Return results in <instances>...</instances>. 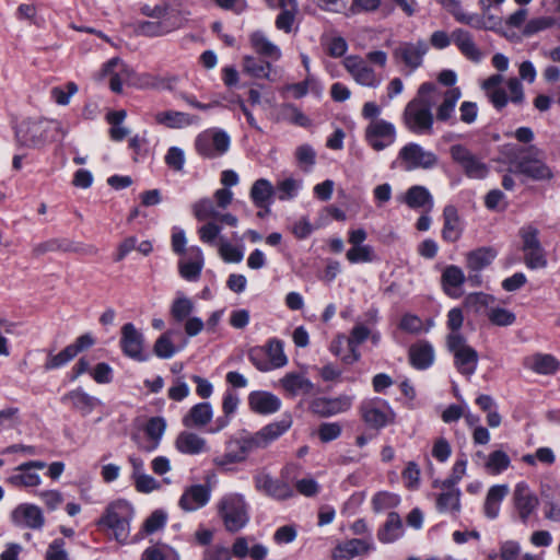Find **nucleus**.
Wrapping results in <instances>:
<instances>
[{
  "label": "nucleus",
  "instance_id": "nucleus-1",
  "mask_svg": "<svg viewBox=\"0 0 560 560\" xmlns=\"http://www.w3.org/2000/svg\"><path fill=\"white\" fill-rule=\"evenodd\" d=\"M440 94L439 88L431 82L422 83L417 95L407 103L402 121L415 135L431 136L434 132V115L432 107Z\"/></svg>",
  "mask_w": 560,
  "mask_h": 560
},
{
  "label": "nucleus",
  "instance_id": "nucleus-2",
  "mask_svg": "<svg viewBox=\"0 0 560 560\" xmlns=\"http://www.w3.org/2000/svg\"><path fill=\"white\" fill-rule=\"evenodd\" d=\"M67 129L58 120L24 119L15 128V138L20 145L39 148L49 141L65 138Z\"/></svg>",
  "mask_w": 560,
  "mask_h": 560
},
{
  "label": "nucleus",
  "instance_id": "nucleus-3",
  "mask_svg": "<svg viewBox=\"0 0 560 560\" xmlns=\"http://www.w3.org/2000/svg\"><path fill=\"white\" fill-rule=\"evenodd\" d=\"M387 58L385 51L373 50L366 54L365 59L357 55L347 56L342 65L355 83L365 88L377 89L383 82V77L369 62L385 68Z\"/></svg>",
  "mask_w": 560,
  "mask_h": 560
},
{
  "label": "nucleus",
  "instance_id": "nucleus-4",
  "mask_svg": "<svg viewBox=\"0 0 560 560\" xmlns=\"http://www.w3.org/2000/svg\"><path fill=\"white\" fill-rule=\"evenodd\" d=\"M132 518V506L127 501L118 500L107 506L97 525L110 530L114 539L119 544H126L130 535Z\"/></svg>",
  "mask_w": 560,
  "mask_h": 560
},
{
  "label": "nucleus",
  "instance_id": "nucleus-5",
  "mask_svg": "<svg viewBox=\"0 0 560 560\" xmlns=\"http://www.w3.org/2000/svg\"><path fill=\"white\" fill-rule=\"evenodd\" d=\"M503 80L502 74H492L482 82L481 88L490 103L497 109L504 108L509 102L515 105H522L525 101V94L521 81L516 78H510L506 81V86L510 92V96H508L505 90L500 86Z\"/></svg>",
  "mask_w": 560,
  "mask_h": 560
},
{
  "label": "nucleus",
  "instance_id": "nucleus-6",
  "mask_svg": "<svg viewBox=\"0 0 560 560\" xmlns=\"http://www.w3.org/2000/svg\"><path fill=\"white\" fill-rule=\"evenodd\" d=\"M257 451L249 434L230 439L225 443V452L212 459L213 465L221 470H231L236 464L244 463L248 455Z\"/></svg>",
  "mask_w": 560,
  "mask_h": 560
},
{
  "label": "nucleus",
  "instance_id": "nucleus-7",
  "mask_svg": "<svg viewBox=\"0 0 560 560\" xmlns=\"http://www.w3.org/2000/svg\"><path fill=\"white\" fill-rule=\"evenodd\" d=\"M520 156L511 161L516 172L534 180L550 179L552 172L541 159V151L530 145L520 150Z\"/></svg>",
  "mask_w": 560,
  "mask_h": 560
},
{
  "label": "nucleus",
  "instance_id": "nucleus-8",
  "mask_svg": "<svg viewBox=\"0 0 560 560\" xmlns=\"http://www.w3.org/2000/svg\"><path fill=\"white\" fill-rule=\"evenodd\" d=\"M397 162L407 172L432 170L439 164V156L419 143L409 142L399 150Z\"/></svg>",
  "mask_w": 560,
  "mask_h": 560
},
{
  "label": "nucleus",
  "instance_id": "nucleus-9",
  "mask_svg": "<svg viewBox=\"0 0 560 560\" xmlns=\"http://www.w3.org/2000/svg\"><path fill=\"white\" fill-rule=\"evenodd\" d=\"M447 347L454 355V363L457 371L470 377L477 369L478 353L467 345L462 334H450L447 336Z\"/></svg>",
  "mask_w": 560,
  "mask_h": 560
},
{
  "label": "nucleus",
  "instance_id": "nucleus-10",
  "mask_svg": "<svg viewBox=\"0 0 560 560\" xmlns=\"http://www.w3.org/2000/svg\"><path fill=\"white\" fill-rule=\"evenodd\" d=\"M224 526L229 532L235 533L248 522L247 505L242 494L225 495L219 505Z\"/></svg>",
  "mask_w": 560,
  "mask_h": 560
},
{
  "label": "nucleus",
  "instance_id": "nucleus-11",
  "mask_svg": "<svg viewBox=\"0 0 560 560\" xmlns=\"http://www.w3.org/2000/svg\"><path fill=\"white\" fill-rule=\"evenodd\" d=\"M230 136L221 129H208L196 137L195 150L205 159H215L230 149Z\"/></svg>",
  "mask_w": 560,
  "mask_h": 560
},
{
  "label": "nucleus",
  "instance_id": "nucleus-12",
  "mask_svg": "<svg viewBox=\"0 0 560 560\" xmlns=\"http://www.w3.org/2000/svg\"><path fill=\"white\" fill-rule=\"evenodd\" d=\"M538 230L532 225L523 226L520 230L524 262L529 269H542L548 264L546 252L538 238Z\"/></svg>",
  "mask_w": 560,
  "mask_h": 560
},
{
  "label": "nucleus",
  "instance_id": "nucleus-13",
  "mask_svg": "<svg viewBox=\"0 0 560 560\" xmlns=\"http://www.w3.org/2000/svg\"><path fill=\"white\" fill-rule=\"evenodd\" d=\"M429 45L424 39L415 42H399L393 49V59L397 65H402L410 71H415L423 65Z\"/></svg>",
  "mask_w": 560,
  "mask_h": 560
},
{
  "label": "nucleus",
  "instance_id": "nucleus-14",
  "mask_svg": "<svg viewBox=\"0 0 560 560\" xmlns=\"http://www.w3.org/2000/svg\"><path fill=\"white\" fill-rule=\"evenodd\" d=\"M452 160L460 166L465 175L472 179H482L489 173V167L482 160L463 144L450 148Z\"/></svg>",
  "mask_w": 560,
  "mask_h": 560
},
{
  "label": "nucleus",
  "instance_id": "nucleus-15",
  "mask_svg": "<svg viewBox=\"0 0 560 560\" xmlns=\"http://www.w3.org/2000/svg\"><path fill=\"white\" fill-rule=\"evenodd\" d=\"M360 410L364 422L375 429L384 428L395 420L394 410L386 400L381 398L365 399Z\"/></svg>",
  "mask_w": 560,
  "mask_h": 560
},
{
  "label": "nucleus",
  "instance_id": "nucleus-16",
  "mask_svg": "<svg viewBox=\"0 0 560 560\" xmlns=\"http://www.w3.org/2000/svg\"><path fill=\"white\" fill-rule=\"evenodd\" d=\"M254 485L258 492L277 501H284L294 495L293 488L287 481L273 478L265 470L254 476Z\"/></svg>",
  "mask_w": 560,
  "mask_h": 560
},
{
  "label": "nucleus",
  "instance_id": "nucleus-17",
  "mask_svg": "<svg viewBox=\"0 0 560 560\" xmlns=\"http://www.w3.org/2000/svg\"><path fill=\"white\" fill-rule=\"evenodd\" d=\"M120 348L122 353L136 361L144 362L149 355L144 353V336L132 323L121 327Z\"/></svg>",
  "mask_w": 560,
  "mask_h": 560
},
{
  "label": "nucleus",
  "instance_id": "nucleus-18",
  "mask_svg": "<svg viewBox=\"0 0 560 560\" xmlns=\"http://www.w3.org/2000/svg\"><path fill=\"white\" fill-rule=\"evenodd\" d=\"M365 140L375 151H382L395 142L396 128L384 119L372 120L365 128Z\"/></svg>",
  "mask_w": 560,
  "mask_h": 560
},
{
  "label": "nucleus",
  "instance_id": "nucleus-19",
  "mask_svg": "<svg viewBox=\"0 0 560 560\" xmlns=\"http://www.w3.org/2000/svg\"><path fill=\"white\" fill-rule=\"evenodd\" d=\"M537 495L529 489L525 482H518L513 491V505L518 520L527 524L529 517L536 512L538 506Z\"/></svg>",
  "mask_w": 560,
  "mask_h": 560
},
{
  "label": "nucleus",
  "instance_id": "nucleus-20",
  "mask_svg": "<svg viewBox=\"0 0 560 560\" xmlns=\"http://www.w3.org/2000/svg\"><path fill=\"white\" fill-rule=\"evenodd\" d=\"M102 77H109V88L115 93L122 92V84H136L135 71L119 58H112L102 69Z\"/></svg>",
  "mask_w": 560,
  "mask_h": 560
},
{
  "label": "nucleus",
  "instance_id": "nucleus-21",
  "mask_svg": "<svg viewBox=\"0 0 560 560\" xmlns=\"http://www.w3.org/2000/svg\"><path fill=\"white\" fill-rule=\"evenodd\" d=\"M46 463L42 460H31L19 465L13 474L7 479V482L13 487H36L42 482L38 470H43Z\"/></svg>",
  "mask_w": 560,
  "mask_h": 560
},
{
  "label": "nucleus",
  "instance_id": "nucleus-22",
  "mask_svg": "<svg viewBox=\"0 0 560 560\" xmlns=\"http://www.w3.org/2000/svg\"><path fill=\"white\" fill-rule=\"evenodd\" d=\"M352 402L353 398L348 395H340L335 398L318 397L311 401L310 409L319 417H331L349 410Z\"/></svg>",
  "mask_w": 560,
  "mask_h": 560
},
{
  "label": "nucleus",
  "instance_id": "nucleus-23",
  "mask_svg": "<svg viewBox=\"0 0 560 560\" xmlns=\"http://www.w3.org/2000/svg\"><path fill=\"white\" fill-rule=\"evenodd\" d=\"M10 517L14 525L31 529H40L45 524V517L40 508L30 503L19 504L11 512Z\"/></svg>",
  "mask_w": 560,
  "mask_h": 560
},
{
  "label": "nucleus",
  "instance_id": "nucleus-24",
  "mask_svg": "<svg viewBox=\"0 0 560 560\" xmlns=\"http://www.w3.org/2000/svg\"><path fill=\"white\" fill-rule=\"evenodd\" d=\"M375 549L372 536L346 540L335 547L334 560H352L354 557L365 556Z\"/></svg>",
  "mask_w": 560,
  "mask_h": 560
},
{
  "label": "nucleus",
  "instance_id": "nucleus-25",
  "mask_svg": "<svg viewBox=\"0 0 560 560\" xmlns=\"http://www.w3.org/2000/svg\"><path fill=\"white\" fill-rule=\"evenodd\" d=\"M292 425V419L284 417L279 421L271 422L256 433L249 434L256 450L266 448L272 442L284 434Z\"/></svg>",
  "mask_w": 560,
  "mask_h": 560
},
{
  "label": "nucleus",
  "instance_id": "nucleus-26",
  "mask_svg": "<svg viewBox=\"0 0 560 560\" xmlns=\"http://www.w3.org/2000/svg\"><path fill=\"white\" fill-rule=\"evenodd\" d=\"M205 266L203 253L200 247L191 246L186 257L178 261V272L187 281L195 282L200 278Z\"/></svg>",
  "mask_w": 560,
  "mask_h": 560
},
{
  "label": "nucleus",
  "instance_id": "nucleus-27",
  "mask_svg": "<svg viewBox=\"0 0 560 560\" xmlns=\"http://www.w3.org/2000/svg\"><path fill=\"white\" fill-rule=\"evenodd\" d=\"M541 500L545 518L560 523V486L558 483L542 485Z\"/></svg>",
  "mask_w": 560,
  "mask_h": 560
},
{
  "label": "nucleus",
  "instance_id": "nucleus-28",
  "mask_svg": "<svg viewBox=\"0 0 560 560\" xmlns=\"http://www.w3.org/2000/svg\"><path fill=\"white\" fill-rule=\"evenodd\" d=\"M210 499V489L205 485L190 486L183 492L179 506L186 512H194L205 506Z\"/></svg>",
  "mask_w": 560,
  "mask_h": 560
},
{
  "label": "nucleus",
  "instance_id": "nucleus-29",
  "mask_svg": "<svg viewBox=\"0 0 560 560\" xmlns=\"http://www.w3.org/2000/svg\"><path fill=\"white\" fill-rule=\"evenodd\" d=\"M175 447L182 454L199 455L210 451L207 440L191 431L180 432L175 440Z\"/></svg>",
  "mask_w": 560,
  "mask_h": 560
},
{
  "label": "nucleus",
  "instance_id": "nucleus-30",
  "mask_svg": "<svg viewBox=\"0 0 560 560\" xmlns=\"http://www.w3.org/2000/svg\"><path fill=\"white\" fill-rule=\"evenodd\" d=\"M153 120L156 125H161L170 129H182L196 124L198 121V117L188 113L170 109L154 113Z\"/></svg>",
  "mask_w": 560,
  "mask_h": 560
},
{
  "label": "nucleus",
  "instance_id": "nucleus-31",
  "mask_svg": "<svg viewBox=\"0 0 560 560\" xmlns=\"http://www.w3.org/2000/svg\"><path fill=\"white\" fill-rule=\"evenodd\" d=\"M453 43L456 45L458 50L470 61L480 62L483 58V54L476 45L472 35L464 28H455L452 32Z\"/></svg>",
  "mask_w": 560,
  "mask_h": 560
},
{
  "label": "nucleus",
  "instance_id": "nucleus-32",
  "mask_svg": "<svg viewBox=\"0 0 560 560\" xmlns=\"http://www.w3.org/2000/svg\"><path fill=\"white\" fill-rule=\"evenodd\" d=\"M463 234V225L455 206L447 205L443 209L442 238L448 243L457 242Z\"/></svg>",
  "mask_w": 560,
  "mask_h": 560
},
{
  "label": "nucleus",
  "instance_id": "nucleus-33",
  "mask_svg": "<svg viewBox=\"0 0 560 560\" xmlns=\"http://www.w3.org/2000/svg\"><path fill=\"white\" fill-rule=\"evenodd\" d=\"M279 382L284 392L292 397L310 395L315 387L307 377L295 372L287 373Z\"/></svg>",
  "mask_w": 560,
  "mask_h": 560
},
{
  "label": "nucleus",
  "instance_id": "nucleus-34",
  "mask_svg": "<svg viewBox=\"0 0 560 560\" xmlns=\"http://www.w3.org/2000/svg\"><path fill=\"white\" fill-rule=\"evenodd\" d=\"M54 250H63V252H74L84 255H95L97 253V248L89 245V246H74L72 243L59 241V240H50L40 244H37L33 248V254L35 256L44 255L47 252Z\"/></svg>",
  "mask_w": 560,
  "mask_h": 560
},
{
  "label": "nucleus",
  "instance_id": "nucleus-35",
  "mask_svg": "<svg viewBox=\"0 0 560 560\" xmlns=\"http://www.w3.org/2000/svg\"><path fill=\"white\" fill-rule=\"evenodd\" d=\"M248 404L253 411L260 415L273 413L281 407V400L268 392H253L248 397Z\"/></svg>",
  "mask_w": 560,
  "mask_h": 560
},
{
  "label": "nucleus",
  "instance_id": "nucleus-36",
  "mask_svg": "<svg viewBox=\"0 0 560 560\" xmlns=\"http://www.w3.org/2000/svg\"><path fill=\"white\" fill-rule=\"evenodd\" d=\"M402 201L411 209L423 208L425 212H430L434 206L429 189L421 185H413L408 188Z\"/></svg>",
  "mask_w": 560,
  "mask_h": 560
},
{
  "label": "nucleus",
  "instance_id": "nucleus-37",
  "mask_svg": "<svg viewBox=\"0 0 560 560\" xmlns=\"http://www.w3.org/2000/svg\"><path fill=\"white\" fill-rule=\"evenodd\" d=\"M371 330L363 324H357L350 331L347 345L350 353L342 358L343 362L352 364L360 360L359 346L370 338Z\"/></svg>",
  "mask_w": 560,
  "mask_h": 560
},
{
  "label": "nucleus",
  "instance_id": "nucleus-38",
  "mask_svg": "<svg viewBox=\"0 0 560 560\" xmlns=\"http://www.w3.org/2000/svg\"><path fill=\"white\" fill-rule=\"evenodd\" d=\"M249 42L256 54L270 61H278L282 56L280 48L260 31L254 32Z\"/></svg>",
  "mask_w": 560,
  "mask_h": 560
},
{
  "label": "nucleus",
  "instance_id": "nucleus-39",
  "mask_svg": "<svg viewBox=\"0 0 560 560\" xmlns=\"http://www.w3.org/2000/svg\"><path fill=\"white\" fill-rule=\"evenodd\" d=\"M273 194L275 187L266 178H259L254 182L249 197L257 208L265 209L268 212Z\"/></svg>",
  "mask_w": 560,
  "mask_h": 560
},
{
  "label": "nucleus",
  "instance_id": "nucleus-40",
  "mask_svg": "<svg viewBox=\"0 0 560 560\" xmlns=\"http://www.w3.org/2000/svg\"><path fill=\"white\" fill-rule=\"evenodd\" d=\"M213 417L212 406L209 402H199L192 406L183 418L186 428L207 425Z\"/></svg>",
  "mask_w": 560,
  "mask_h": 560
},
{
  "label": "nucleus",
  "instance_id": "nucleus-41",
  "mask_svg": "<svg viewBox=\"0 0 560 560\" xmlns=\"http://www.w3.org/2000/svg\"><path fill=\"white\" fill-rule=\"evenodd\" d=\"M61 401L70 405L84 416L91 413L98 404V400L95 397L90 396L82 389L69 392L62 396Z\"/></svg>",
  "mask_w": 560,
  "mask_h": 560
},
{
  "label": "nucleus",
  "instance_id": "nucleus-42",
  "mask_svg": "<svg viewBox=\"0 0 560 560\" xmlns=\"http://www.w3.org/2000/svg\"><path fill=\"white\" fill-rule=\"evenodd\" d=\"M442 492L436 498V509L441 513L458 512L460 508V491L453 486H442Z\"/></svg>",
  "mask_w": 560,
  "mask_h": 560
},
{
  "label": "nucleus",
  "instance_id": "nucleus-43",
  "mask_svg": "<svg viewBox=\"0 0 560 560\" xmlns=\"http://www.w3.org/2000/svg\"><path fill=\"white\" fill-rule=\"evenodd\" d=\"M440 95H442L443 101L436 108V120L444 122L453 117L456 104L462 97V91L459 88H451L444 93L440 92L438 96Z\"/></svg>",
  "mask_w": 560,
  "mask_h": 560
},
{
  "label": "nucleus",
  "instance_id": "nucleus-44",
  "mask_svg": "<svg viewBox=\"0 0 560 560\" xmlns=\"http://www.w3.org/2000/svg\"><path fill=\"white\" fill-rule=\"evenodd\" d=\"M453 18L458 23L466 24L476 30H491L498 23L494 16H486L485 14L478 13H466L462 7L457 12H454Z\"/></svg>",
  "mask_w": 560,
  "mask_h": 560
},
{
  "label": "nucleus",
  "instance_id": "nucleus-45",
  "mask_svg": "<svg viewBox=\"0 0 560 560\" xmlns=\"http://www.w3.org/2000/svg\"><path fill=\"white\" fill-rule=\"evenodd\" d=\"M526 366L538 374H555L560 366V362L551 354L536 353L526 359Z\"/></svg>",
  "mask_w": 560,
  "mask_h": 560
},
{
  "label": "nucleus",
  "instance_id": "nucleus-46",
  "mask_svg": "<svg viewBox=\"0 0 560 560\" xmlns=\"http://www.w3.org/2000/svg\"><path fill=\"white\" fill-rule=\"evenodd\" d=\"M508 493L509 487L506 485L492 486L488 490L483 506L487 517L493 520L499 515L501 502Z\"/></svg>",
  "mask_w": 560,
  "mask_h": 560
},
{
  "label": "nucleus",
  "instance_id": "nucleus-47",
  "mask_svg": "<svg viewBox=\"0 0 560 560\" xmlns=\"http://www.w3.org/2000/svg\"><path fill=\"white\" fill-rule=\"evenodd\" d=\"M433 348L427 342L417 343L409 350V361L418 370L428 369L433 363Z\"/></svg>",
  "mask_w": 560,
  "mask_h": 560
},
{
  "label": "nucleus",
  "instance_id": "nucleus-48",
  "mask_svg": "<svg viewBox=\"0 0 560 560\" xmlns=\"http://www.w3.org/2000/svg\"><path fill=\"white\" fill-rule=\"evenodd\" d=\"M465 279L464 271L459 267L455 265L447 266L441 277L445 293L452 298H456V290L463 285Z\"/></svg>",
  "mask_w": 560,
  "mask_h": 560
},
{
  "label": "nucleus",
  "instance_id": "nucleus-49",
  "mask_svg": "<svg viewBox=\"0 0 560 560\" xmlns=\"http://www.w3.org/2000/svg\"><path fill=\"white\" fill-rule=\"evenodd\" d=\"M402 535V522L400 516L390 512L385 524L378 529L377 538L384 544H389Z\"/></svg>",
  "mask_w": 560,
  "mask_h": 560
},
{
  "label": "nucleus",
  "instance_id": "nucleus-50",
  "mask_svg": "<svg viewBox=\"0 0 560 560\" xmlns=\"http://www.w3.org/2000/svg\"><path fill=\"white\" fill-rule=\"evenodd\" d=\"M495 255V252L488 247L471 250L466 255V266L470 271H480L492 262Z\"/></svg>",
  "mask_w": 560,
  "mask_h": 560
},
{
  "label": "nucleus",
  "instance_id": "nucleus-51",
  "mask_svg": "<svg viewBox=\"0 0 560 560\" xmlns=\"http://www.w3.org/2000/svg\"><path fill=\"white\" fill-rule=\"evenodd\" d=\"M165 430H166V421L164 418L153 417V418L149 419L144 427V431H145V434L151 440V443L148 446H143L142 450H144L147 452H151V451L155 450L159 446L160 441H161Z\"/></svg>",
  "mask_w": 560,
  "mask_h": 560
},
{
  "label": "nucleus",
  "instance_id": "nucleus-52",
  "mask_svg": "<svg viewBox=\"0 0 560 560\" xmlns=\"http://www.w3.org/2000/svg\"><path fill=\"white\" fill-rule=\"evenodd\" d=\"M243 70L253 78L270 80L271 62L259 60L253 56H245L243 58Z\"/></svg>",
  "mask_w": 560,
  "mask_h": 560
},
{
  "label": "nucleus",
  "instance_id": "nucleus-53",
  "mask_svg": "<svg viewBox=\"0 0 560 560\" xmlns=\"http://www.w3.org/2000/svg\"><path fill=\"white\" fill-rule=\"evenodd\" d=\"M194 308L195 304L189 298L183 293H177L171 305L170 313L175 322L182 323L190 317Z\"/></svg>",
  "mask_w": 560,
  "mask_h": 560
},
{
  "label": "nucleus",
  "instance_id": "nucleus-54",
  "mask_svg": "<svg viewBox=\"0 0 560 560\" xmlns=\"http://www.w3.org/2000/svg\"><path fill=\"white\" fill-rule=\"evenodd\" d=\"M174 330L163 332L153 346L154 354L160 359H171L179 349L173 342Z\"/></svg>",
  "mask_w": 560,
  "mask_h": 560
},
{
  "label": "nucleus",
  "instance_id": "nucleus-55",
  "mask_svg": "<svg viewBox=\"0 0 560 560\" xmlns=\"http://www.w3.org/2000/svg\"><path fill=\"white\" fill-rule=\"evenodd\" d=\"M265 353L268 357L270 370L282 368L288 363V358L283 351V343L278 339H271L267 343Z\"/></svg>",
  "mask_w": 560,
  "mask_h": 560
},
{
  "label": "nucleus",
  "instance_id": "nucleus-56",
  "mask_svg": "<svg viewBox=\"0 0 560 560\" xmlns=\"http://www.w3.org/2000/svg\"><path fill=\"white\" fill-rule=\"evenodd\" d=\"M487 317L491 324L500 327L511 326L516 320V315L512 311L495 304L489 308Z\"/></svg>",
  "mask_w": 560,
  "mask_h": 560
},
{
  "label": "nucleus",
  "instance_id": "nucleus-57",
  "mask_svg": "<svg viewBox=\"0 0 560 560\" xmlns=\"http://www.w3.org/2000/svg\"><path fill=\"white\" fill-rule=\"evenodd\" d=\"M464 303L465 306L476 313L483 311L487 313L489 308L495 303V298L483 292L470 293L466 296Z\"/></svg>",
  "mask_w": 560,
  "mask_h": 560
},
{
  "label": "nucleus",
  "instance_id": "nucleus-58",
  "mask_svg": "<svg viewBox=\"0 0 560 560\" xmlns=\"http://www.w3.org/2000/svg\"><path fill=\"white\" fill-rule=\"evenodd\" d=\"M511 464L510 457L503 451H494L489 454L485 468L490 475H499L506 470Z\"/></svg>",
  "mask_w": 560,
  "mask_h": 560
},
{
  "label": "nucleus",
  "instance_id": "nucleus-59",
  "mask_svg": "<svg viewBox=\"0 0 560 560\" xmlns=\"http://www.w3.org/2000/svg\"><path fill=\"white\" fill-rule=\"evenodd\" d=\"M177 79L175 77L171 78H156L150 74L141 75L136 84H139L141 88H151L158 90H173L176 84Z\"/></svg>",
  "mask_w": 560,
  "mask_h": 560
},
{
  "label": "nucleus",
  "instance_id": "nucleus-60",
  "mask_svg": "<svg viewBox=\"0 0 560 560\" xmlns=\"http://www.w3.org/2000/svg\"><path fill=\"white\" fill-rule=\"evenodd\" d=\"M218 250L220 257L228 264H238L244 258V253L241 247H237L223 238L220 240Z\"/></svg>",
  "mask_w": 560,
  "mask_h": 560
},
{
  "label": "nucleus",
  "instance_id": "nucleus-61",
  "mask_svg": "<svg viewBox=\"0 0 560 560\" xmlns=\"http://www.w3.org/2000/svg\"><path fill=\"white\" fill-rule=\"evenodd\" d=\"M301 186L302 182L293 177H288L283 180L278 182L276 188L278 198L282 201L293 199L298 195V191L301 188Z\"/></svg>",
  "mask_w": 560,
  "mask_h": 560
},
{
  "label": "nucleus",
  "instance_id": "nucleus-62",
  "mask_svg": "<svg viewBox=\"0 0 560 560\" xmlns=\"http://www.w3.org/2000/svg\"><path fill=\"white\" fill-rule=\"evenodd\" d=\"M280 114L284 120L301 127H307L310 119L293 104H283L280 108Z\"/></svg>",
  "mask_w": 560,
  "mask_h": 560
},
{
  "label": "nucleus",
  "instance_id": "nucleus-63",
  "mask_svg": "<svg viewBox=\"0 0 560 560\" xmlns=\"http://www.w3.org/2000/svg\"><path fill=\"white\" fill-rule=\"evenodd\" d=\"M295 159L299 166L304 172H308L315 164L316 152L310 144H302L295 150Z\"/></svg>",
  "mask_w": 560,
  "mask_h": 560
},
{
  "label": "nucleus",
  "instance_id": "nucleus-64",
  "mask_svg": "<svg viewBox=\"0 0 560 560\" xmlns=\"http://www.w3.org/2000/svg\"><path fill=\"white\" fill-rule=\"evenodd\" d=\"M141 560H179V557L173 549L167 547H149L143 551Z\"/></svg>",
  "mask_w": 560,
  "mask_h": 560
}]
</instances>
